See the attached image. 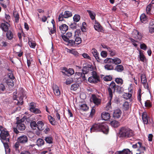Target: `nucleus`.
<instances>
[{"label": "nucleus", "mask_w": 154, "mask_h": 154, "mask_svg": "<svg viewBox=\"0 0 154 154\" xmlns=\"http://www.w3.org/2000/svg\"><path fill=\"white\" fill-rule=\"evenodd\" d=\"M44 125L43 122L41 121H38L37 123V128L39 130H42L44 129Z\"/></svg>", "instance_id": "nucleus-23"}, {"label": "nucleus", "mask_w": 154, "mask_h": 154, "mask_svg": "<svg viewBox=\"0 0 154 154\" xmlns=\"http://www.w3.org/2000/svg\"><path fill=\"white\" fill-rule=\"evenodd\" d=\"M79 87V85L78 84L76 83L72 85L71 87V90L76 91L78 88Z\"/></svg>", "instance_id": "nucleus-39"}, {"label": "nucleus", "mask_w": 154, "mask_h": 154, "mask_svg": "<svg viewBox=\"0 0 154 154\" xmlns=\"http://www.w3.org/2000/svg\"><path fill=\"white\" fill-rule=\"evenodd\" d=\"M144 51H139V58L141 61L144 62L146 61V58L143 54Z\"/></svg>", "instance_id": "nucleus-21"}, {"label": "nucleus", "mask_w": 154, "mask_h": 154, "mask_svg": "<svg viewBox=\"0 0 154 154\" xmlns=\"http://www.w3.org/2000/svg\"><path fill=\"white\" fill-rule=\"evenodd\" d=\"M135 33L137 35V38L139 40H140L142 37V35L137 30H135Z\"/></svg>", "instance_id": "nucleus-50"}, {"label": "nucleus", "mask_w": 154, "mask_h": 154, "mask_svg": "<svg viewBox=\"0 0 154 154\" xmlns=\"http://www.w3.org/2000/svg\"><path fill=\"white\" fill-rule=\"evenodd\" d=\"M141 21L143 23H145L147 20V17L144 14H142L140 16Z\"/></svg>", "instance_id": "nucleus-34"}, {"label": "nucleus", "mask_w": 154, "mask_h": 154, "mask_svg": "<svg viewBox=\"0 0 154 154\" xmlns=\"http://www.w3.org/2000/svg\"><path fill=\"white\" fill-rule=\"evenodd\" d=\"M14 79H8L7 80V83L8 85L11 86H13L14 83L13 80Z\"/></svg>", "instance_id": "nucleus-51"}, {"label": "nucleus", "mask_w": 154, "mask_h": 154, "mask_svg": "<svg viewBox=\"0 0 154 154\" xmlns=\"http://www.w3.org/2000/svg\"><path fill=\"white\" fill-rule=\"evenodd\" d=\"M82 67L79 66H77V68L78 69H81V70L83 72V73L88 74L92 73L93 72V71H94V67L92 65H88L87 66H84L82 69Z\"/></svg>", "instance_id": "nucleus-4"}, {"label": "nucleus", "mask_w": 154, "mask_h": 154, "mask_svg": "<svg viewBox=\"0 0 154 154\" xmlns=\"http://www.w3.org/2000/svg\"><path fill=\"white\" fill-rule=\"evenodd\" d=\"M101 118L102 119L104 120H107L110 118V114L107 112H103L101 113Z\"/></svg>", "instance_id": "nucleus-18"}, {"label": "nucleus", "mask_w": 154, "mask_h": 154, "mask_svg": "<svg viewBox=\"0 0 154 154\" xmlns=\"http://www.w3.org/2000/svg\"><path fill=\"white\" fill-rule=\"evenodd\" d=\"M60 29L62 34H64L68 29V26L66 24H63L59 27Z\"/></svg>", "instance_id": "nucleus-16"}, {"label": "nucleus", "mask_w": 154, "mask_h": 154, "mask_svg": "<svg viewBox=\"0 0 154 154\" xmlns=\"http://www.w3.org/2000/svg\"><path fill=\"white\" fill-rule=\"evenodd\" d=\"M122 114V111L119 109H115L114 111L113 116L115 119H119L121 116Z\"/></svg>", "instance_id": "nucleus-13"}, {"label": "nucleus", "mask_w": 154, "mask_h": 154, "mask_svg": "<svg viewBox=\"0 0 154 154\" xmlns=\"http://www.w3.org/2000/svg\"><path fill=\"white\" fill-rule=\"evenodd\" d=\"M119 134L122 137L129 138L134 136L133 131L126 127H121L119 130Z\"/></svg>", "instance_id": "nucleus-1"}, {"label": "nucleus", "mask_w": 154, "mask_h": 154, "mask_svg": "<svg viewBox=\"0 0 154 154\" xmlns=\"http://www.w3.org/2000/svg\"><path fill=\"white\" fill-rule=\"evenodd\" d=\"M104 63L106 64L104 66V68L105 69L107 70H111L114 69L113 65H112V63H106L104 60Z\"/></svg>", "instance_id": "nucleus-19"}, {"label": "nucleus", "mask_w": 154, "mask_h": 154, "mask_svg": "<svg viewBox=\"0 0 154 154\" xmlns=\"http://www.w3.org/2000/svg\"><path fill=\"white\" fill-rule=\"evenodd\" d=\"M93 72L91 74V76L88 78V81L91 83L96 84L100 81V77L96 72L95 71Z\"/></svg>", "instance_id": "nucleus-3"}, {"label": "nucleus", "mask_w": 154, "mask_h": 154, "mask_svg": "<svg viewBox=\"0 0 154 154\" xmlns=\"http://www.w3.org/2000/svg\"><path fill=\"white\" fill-rule=\"evenodd\" d=\"M138 96L137 97L138 100L140 102V103L142 104L141 102V90L140 89L138 92Z\"/></svg>", "instance_id": "nucleus-40"}, {"label": "nucleus", "mask_w": 154, "mask_h": 154, "mask_svg": "<svg viewBox=\"0 0 154 154\" xmlns=\"http://www.w3.org/2000/svg\"><path fill=\"white\" fill-rule=\"evenodd\" d=\"M30 126L31 128L33 129H35L37 127V124L36 122L34 121L31 122L30 123Z\"/></svg>", "instance_id": "nucleus-48"}, {"label": "nucleus", "mask_w": 154, "mask_h": 154, "mask_svg": "<svg viewBox=\"0 0 154 154\" xmlns=\"http://www.w3.org/2000/svg\"><path fill=\"white\" fill-rule=\"evenodd\" d=\"M92 97L93 102L95 105H98L101 102L100 99L97 98L96 96L93 94Z\"/></svg>", "instance_id": "nucleus-17"}, {"label": "nucleus", "mask_w": 154, "mask_h": 154, "mask_svg": "<svg viewBox=\"0 0 154 154\" xmlns=\"http://www.w3.org/2000/svg\"><path fill=\"white\" fill-rule=\"evenodd\" d=\"M13 16L15 18V21L16 23H18L19 22V16L18 13L17 11L14 12Z\"/></svg>", "instance_id": "nucleus-32"}, {"label": "nucleus", "mask_w": 154, "mask_h": 154, "mask_svg": "<svg viewBox=\"0 0 154 154\" xmlns=\"http://www.w3.org/2000/svg\"><path fill=\"white\" fill-rule=\"evenodd\" d=\"M87 11L91 19L94 20L95 19L96 14L94 12L89 10H87Z\"/></svg>", "instance_id": "nucleus-30"}, {"label": "nucleus", "mask_w": 154, "mask_h": 154, "mask_svg": "<svg viewBox=\"0 0 154 154\" xmlns=\"http://www.w3.org/2000/svg\"><path fill=\"white\" fill-rule=\"evenodd\" d=\"M124 109L125 110H127L128 109L129 107V104L128 102H125L123 104Z\"/></svg>", "instance_id": "nucleus-52"}, {"label": "nucleus", "mask_w": 154, "mask_h": 154, "mask_svg": "<svg viewBox=\"0 0 154 154\" xmlns=\"http://www.w3.org/2000/svg\"><path fill=\"white\" fill-rule=\"evenodd\" d=\"M94 27L95 29L98 32H102L103 31L102 27L100 23L96 20L95 21Z\"/></svg>", "instance_id": "nucleus-15"}, {"label": "nucleus", "mask_w": 154, "mask_h": 154, "mask_svg": "<svg viewBox=\"0 0 154 154\" xmlns=\"http://www.w3.org/2000/svg\"><path fill=\"white\" fill-rule=\"evenodd\" d=\"M115 81L118 84L122 85L123 83V81L121 78H117L116 79Z\"/></svg>", "instance_id": "nucleus-53"}, {"label": "nucleus", "mask_w": 154, "mask_h": 154, "mask_svg": "<svg viewBox=\"0 0 154 154\" xmlns=\"http://www.w3.org/2000/svg\"><path fill=\"white\" fill-rule=\"evenodd\" d=\"M4 146V147L5 148V151H8V152H10V149L9 148V147L8 146V144L7 143H3Z\"/></svg>", "instance_id": "nucleus-54"}, {"label": "nucleus", "mask_w": 154, "mask_h": 154, "mask_svg": "<svg viewBox=\"0 0 154 154\" xmlns=\"http://www.w3.org/2000/svg\"><path fill=\"white\" fill-rule=\"evenodd\" d=\"M74 38H75V42L76 44L79 45L81 43L82 39L81 38L79 37L76 36L75 35Z\"/></svg>", "instance_id": "nucleus-38"}, {"label": "nucleus", "mask_w": 154, "mask_h": 154, "mask_svg": "<svg viewBox=\"0 0 154 154\" xmlns=\"http://www.w3.org/2000/svg\"><path fill=\"white\" fill-rule=\"evenodd\" d=\"M23 96H20L19 98V100H17V102L16 104L18 106H21L23 103Z\"/></svg>", "instance_id": "nucleus-31"}, {"label": "nucleus", "mask_w": 154, "mask_h": 154, "mask_svg": "<svg viewBox=\"0 0 154 154\" xmlns=\"http://www.w3.org/2000/svg\"><path fill=\"white\" fill-rule=\"evenodd\" d=\"M152 103L149 100H147L145 103V106L146 107L150 108L152 106Z\"/></svg>", "instance_id": "nucleus-44"}, {"label": "nucleus", "mask_w": 154, "mask_h": 154, "mask_svg": "<svg viewBox=\"0 0 154 154\" xmlns=\"http://www.w3.org/2000/svg\"><path fill=\"white\" fill-rule=\"evenodd\" d=\"M0 137L2 139L5 140L6 139V137H8L9 134L8 132L7 131L6 128H5L2 126H0Z\"/></svg>", "instance_id": "nucleus-6"}, {"label": "nucleus", "mask_w": 154, "mask_h": 154, "mask_svg": "<svg viewBox=\"0 0 154 154\" xmlns=\"http://www.w3.org/2000/svg\"><path fill=\"white\" fill-rule=\"evenodd\" d=\"M6 90V88L2 83H0V94L3 93V92Z\"/></svg>", "instance_id": "nucleus-43"}, {"label": "nucleus", "mask_w": 154, "mask_h": 154, "mask_svg": "<svg viewBox=\"0 0 154 154\" xmlns=\"http://www.w3.org/2000/svg\"><path fill=\"white\" fill-rule=\"evenodd\" d=\"M9 44L5 41H2V42L1 45L2 47H6L8 46Z\"/></svg>", "instance_id": "nucleus-64"}, {"label": "nucleus", "mask_w": 154, "mask_h": 154, "mask_svg": "<svg viewBox=\"0 0 154 154\" xmlns=\"http://www.w3.org/2000/svg\"><path fill=\"white\" fill-rule=\"evenodd\" d=\"M6 23H2L1 24L0 27L2 30L5 32H7L9 31V27L10 26L9 24L7 22H6Z\"/></svg>", "instance_id": "nucleus-14"}, {"label": "nucleus", "mask_w": 154, "mask_h": 154, "mask_svg": "<svg viewBox=\"0 0 154 154\" xmlns=\"http://www.w3.org/2000/svg\"><path fill=\"white\" fill-rule=\"evenodd\" d=\"M81 109L83 111H87L88 109V107L86 104H84L81 105L80 106Z\"/></svg>", "instance_id": "nucleus-47"}, {"label": "nucleus", "mask_w": 154, "mask_h": 154, "mask_svg": "<svg viewBox=\"0 0 154 154\" xmlns=\"http://www.w3.org/2000/svg\"><path fill=\"white\" fill-rule=\"evenodd\" d=\"M132 147L134 148H136L137 147L143 148L144 150H146V148L145 147L142 146V143L141 142H138L132 145Z\"/></svg>", "instance_id": "nucleus-25"}, {"label": "nucleus", "mask_w": 154, "mask_h": 154, "mask_svg": "<svg viewBox=\"0 0 154 154\" xmlns=\"http://www.w3.org/2000/svg\"><path fill=\"white\" fill-rule=\"evenodd\" d=\"M115 69L118 72H121L124 70V68L122 65H118L116 67Z\"/></svg>", "instance_id": "nucleus-28"}, {"label": "nucleus", "mask_w": 154, "mask_h": 154, "mask_svg": "<svg viewBox=\"0 0 154 154\" xmlns=\"http://www.w3.org/2000/svg\"><path fill=\"white\" fill-rule=\"evenodd\" d=\"M44 140L46 143L48 144H52L53 143V138L51 136L45 137Z\"/></svg>", "instance_id": "nucleus-26"}, {"label": "nucleus", "mask_w": 154, "mask_h": 154, "mask_svg": "<svg viewBox=\"0 0 154 154\" xmlns=\"http://www.w3.org/2000/svg\"><path fill=\"white\" fill-rule=\"evenodd\" d=\"M72 12L68 11H66L63 13V17L64 18H68L72 17Z\"/></svg>", "instance_id": "nucleus-27"}, {"label": "nucleus", "mask_w": 154, "mask_h": 154, "mask_svg": "<svg viewBox=\"0 0 154 154\" xmlns=\"http://www.w3.org/2000/svg\"><path fill=\"white\" fill-rule=\"evenodd\" d=\"M53 91L54 94L56 96H58L60 95V91L58 86L55 85L54 86Z\"/></svg>", "instance_id": "nucleus-24"}, {"label": "nucleus", "mask_w": 154, "mask_h": 154, "mask_svg": "<svg viewBox=\"0 0 154 154\" xmlns=\"http://www.w3.org/2000/svg\"><path fill=\"white\" fill-rule=\"evenodd\" d=\"M95 109L94 107H92L90 114V116L92 117L95 113Z\"/></svg>", "instance_id": "nucleus-59"}, {"label": "nucleus", "mask_w": 154, "mask_h": 154, "mask_svg": "<svg viewBox=\"0 0 154 154\" xmlns=\"http://www.w3.org/2000/svg\"><path fill=\"white\" fill-rule=\"evenodd\" d=\"M56 27H55V26L54 25L53 29H51L50 30L49 34H53L54 33L56 32Z\"/></svg>", "instance_id": "nucleus-63"}, {"label": "nucleus", "mask_w": 154, "mask_h": 154, "mask_svg": "<svg viewBox=\"0 0 154 154\" xmlns=\"http://www.w3.org/2000/svg\"><path fill=\"white\" fill-rule=\"evenodd\" d=\"M116 86L117 85L115 82L113 81H112L110 84L109 87L108 88L107 90L109 100L107 104V107H108V108H109L111 107V101L112 98L113 94L114 93L115 91Z\"/></svg>", "instance_id": "nucleus-2"}, {"label": "nucleus", "mask_w": 154, "mask_h": 154, "mask_svg": "<svg viewBox=\"0 0 154 154\" xmlns=\"http://www.w3.org/2000/svg\"><path fill=\"white\" fill-rule=\"evenodd\" d=\"M141 80L142 83L147 82L146 75L144 74H142L141 75Z\"/></svg>", "instance_id": "nucleus-49"}, {"label": "nucleus", "mask_w": 154, "mask_h": 154, "mask_svg": "<svg viewBox=\"0 0 154 154\" xmlns=\"http://www.w3.org/2000/svg\"><path fill=\"white\" fill-rule=\"evenodd\" d=\"M91 52L94 57L95 58L96 60L98 62H100L102 60L99 57V53L98 52L97 50L95 48H93L91 50Z\"/></svg>", "instance_id": "nucleus-10"}, {"label": "nucleus", "mask_w": 154, "mask_h": 154, "mask_svg": "<svg viewBox=\"0 0 154 154\" xmlns=\"http://www.w3.org/2000/svg\"><path fill=\"white\" fill-rule=\"evenodd\" d=\"M107 52L106 51H103L100 53L101 56L103 58H106L107 56Z\"/></svg>", "instance_id": "nucleus-56"}, {"label": "nucleus", "mask_w": 154, "mask_h": 154, "mask_svg": "<svg viewBox=\"0 0 154 154\" xmlns=\"http://www.w3.org/2000/svg\"><path fill=\"white\" fill-rule=\"evenodd\" d=\"M102 124H94L90 128L91 132H92L94 131H101V125Z\"/></svg>", "instance_id": "nucleus-9"}, {"label": "nucleus", "mask_w": 154, "mask_h": 154, "mask_svg": "<svg viewBox=\"0 0 154 154\" xmlns=\"http://www.w3.org/2000/svg\"><path fill=\"white\" fill-rule=\"evenodd\" d=\"M80 19V16L78 14H75L73 17V21L75 22H79Z\"/></svg>", "instance_id": "nucleus-41"}, {"label": "nucleus", "mask_w": 154, "mask_h": 154, "mask_svg": "<svg viewBox=\"0 0 154 154\" xmlns=\"http://www.w3.org/2000/svg\"><path fill=\"white\" fill-rule=\"evenodd\" d=\"M48 118L50 123L52 125H55V119L51 116H48Z\"/></svg>", "instance_id": "nucleus-37"}, {"label": "nucleus", "mask_w": 154, "mask_h": 154, "mask_svg": "<svg viewBox=\"0 0 154 154\" xmlns=\"http://www.w3.org/2000/svg\"><path fill=\"white\" fill-rule=\"evenodd\" d=\"M65 42H67L71 46H72L75 43V41L73 40H69V39L68 41H65Z\"/></svg>", "instance_id": "nucleus-57"}, {"label": "nucleus", "mask_w": 154, "mask_h": 154, "mask_svg": "<svg viewBox=\"0 0 154 154\" xmlns=\"http://www.w3.org/2000/svg\"><path fill=\"white\" fill-rule=\"evenodd\" d=\"M26 127L24 124H18L17 125L16 127L14 128V131L15 133L17 134L19 132V131H23L25 130Z\"/></svg>", "instance_id": "nucleus-7"}, {"label": "nucleus", "mask_w": 154, "mask_h": 154, "mask_svg": "<svg viewBox=\"0 0 154 154\" xmlns=\"http://www.w3.org/2000/svg\"><path fill=\"white\" fill-rule=\"evenodd\" d=\"M116 90V91L119 93H121L124 91L123 87L119 85H117Z\"/></svg>", "instance_id": "nucleus-45"}, {"label": "nucleus", "mask_w": 154, "mask_h": 154, "mask_svg": "<svg viewBox=\"0 0 154 154\" xmlns=\"http://www.w3.org/2000/svg\"><path fill=\"white\" fill-rule=\"evenodd\" d=\"M140 48L144 51H145L147 49V46L144 43H143L140 45Z\"/></svg>", "instance_id": "nucleus-58"}, {"label": "nucleus", "mask_w": 154, "mask_h": 154, "mask_svg": "<svg viewBox=\"0 0 154 154\" xmlns=\"http://www.w3.org/2000/svg\"><path fill=\"white\" fill-rule=\"evenodd\" d=\"M30 111L35 114H39L41 113V111L40 110L36 108H31Z\"/></svg>", "instance_id": "nucleus-36"}, {"label": "nucleus", "mask_w": 154, "mask_h": 154, "mask_svg": "<svg viewBox=\"0 0 154 154\" xmlns=\"http://www.w3.org/2000/svg\"><path fill=\"white\" fill-rule=\"evenodd\" d=\"M44 140L41 138H38L37 141V145L38 146H42L44 144Z\"/></svg>", "instance_id": "nucleus-33"}, {"label": "nucleus", "mask_w": 154, "mask_h": 154, "mask_svg": "<svg viewBox=\"0 0 154 154\" xmlns=\"http://www.w3.org/2000/svg\"><path fill=\"white\" fill-rule=\"evenodd\" d=\"M72 33L70 32H68L65 34H62L61 37L64 41H67L69 39L72 38Z\"/></svg>", "instance_id": "nucleus-11"}, {"label": "nucleus", "mask_w": 154, "mask_h": 154, "mask_svg": "<svg viewBox=\"0 0 154 154\" xmlns=\"http://www.w3.org/2000/svg\"><path fill=\"white\" fill-rule=\"evenodd\" d=\"M28 43L30 47L32 48H34L36 46L35 42L32 40L29 41Z\"/></svg>", "instance_id": "nucleus-46"}, {"label": "nucleus", "mask_w": 154, "mask_h": 154, "mask_svg": "<svg viewBox=\"0 0 154 154\" xmlns=\"http://www.w3.org/2000/svg\"><path fill=\"white\" fill-rule=\"evenodd\" d=\"M151 8L152 5L151 3H150L147 6L146 8V11L147 14H151Z\"/></svg>", "instance_id": "nucleus-42"}, {"label": "nucleus", "mask_w": 154, "mask_h": 154, "mask_svg": "<svg viewBox=\"0 0 154 154\" xmlns=\"http://www.w3.org/2000/svg\"><path fill=\"white\" fill-rule=\"evenodd\" d=\"M17 141H18L20 144H24L28 142V138L26 135H24L19 137L17 138Z\"/></svg>", "instance_id": "nucleus-8"}, {"label": "nucleus", "mask_w": 154, "mask_h": 154, "mask_svg": "<svg viewBox=\"0 0 154 154\" xmlns=\"http://www.w3.org/2000/svg\"><path fill=\"white\" fill-rule=\"evenodd\" d=\"M112 79V77L110 75L106 76L103 78L104 80L105 81H110Z\"/></svg>", "instance_id": "nucleus-55"}, {"label": "nucleus", "mask_w": 154, "mask_h": 154, "mask_svg": "<svg viewBox=\"0 0 154 154\" xmlns=\"http://www.w3.org/2000/svg\"><path fill=\"white\" fill-rule=\"evenodd\" d=\"M6 36L7 39L9 40H11L13 38V34L11 30H10L7 32Z\"/></svg>", "instance_id": "nucleus-22"}, {"label": "nucleus", "mask_w": 154, "mask_h": 154, "mask_svg": "<svg viewBox=\"0 0 154 154\" xmlns=\"http://www.w3.org/2000/svg\"><path fill=\"white\" fill-rule=\"evenodd\" d=\"M101 131H102L104 133L107 134L109 131V128L107 125H101Z\"/></svg>", "instance_id": "nucleus-20"}, {"label": "nucleus", "mask_w": 154, "mask_h": 154, "mask_svg": "<svg viewBox=\"0 0 154 154\" xmlns=\"http://www.w3.org/2000/svg\"><path fill=\"white\" fill-rule=\"evenodd\" d=\"M63 17V13L62 12L59 15L58 18L59 21H62L63 20V18H64V17Z\"/></svg>", "instance_id": "nucleus-62"}, {"label": "nucleus", "mask_w": 154, "mask_h": 154, "mask_svg": "<svg viewBox=\"0 0 154 154\" xmlns=\"http://www.w3.org/2000/svg\"><path fill=\"white\" fill-rule=\"evenodd\" d=\"M104 62L107 63H112V64H115L116 65H118L121 63L122 60L121 59L116 57L113 59L110 58H107L104 60Z\"/></svg>", "instance_id": "nucleus-5"}, {"label": "nucleus", "mask_w": 154, "mask_h": 154, "mask_svg": "<svg viewBox=\"0 0 154 154\" xmlns=\"http://www.w3.org/2000/svg\"><path fill=\"white\" fill-rule=\"evenodd\" d=\"M25 120V119L24 118H23L21 119H20V118L18 117L16 118V124L17 125L20 124H22L23 123Z\"/></svg>", "instance_id": "nucleus-35"}, {"label": "nucleus", "mask_w": 154, "mask_h": 154, "mask_svg": "<svg viewBox=\"0 0 154 154\" xmlns=\"http://www.w3.org/2000/svg\"><path fill=\"white\" fill-rule=\"evenodd\" d=\"M142 119L144 124L147 125L149 124V118L146 112L143 113L142 115Z\"/></svg>", "instance_id": "nucleus-12"}, {"label": "nucleus", "mask_w": 154, "mask_h": 154, "mask_svg": "<svg viewBox=\"0 0 154 154\" xmlns=\"http://www.w3.org/2000/svg\"><path fill=\"white\" fill-rule=\"evenodd\" d=\"M110 124L111 125L115 128H116L119 126V122L116 120H113L112 121Z\"/></svg>", "instance_id": "nucleus-29"}, {"label": "nucleus", "mask_w": 154, "mask_h": 154, "mask_svg": "<svg viewBox=\"0 0 154 154\" xmlns=\"http://www.w3.org/2000/svg\"><path fill=\"white\" fill-rule=\"evenodd\" d=\"M142 84L143 85L144 88H145L146 89L149 91H150V89L149 88V85L148 83H147V82H144V83H143Z\"/></svg>", "instance_id": "nucleus-61"}, {"label": "nucleus", "mask_w": 154, "mask_h": 154, "mask_svg": "<svg viewBox=\"0 0 154 154\" xmlns=\"http://www.w3.org/2000/svg\"><path fill=\"white\" fill-rule=\"evenodd\" d=\"M67 73L69 74L70 75H72L74 73V71L73 69L72 68H69V69H67Z\"/></svg>", "instance_id": "nucleus-60"}]
</instances>
